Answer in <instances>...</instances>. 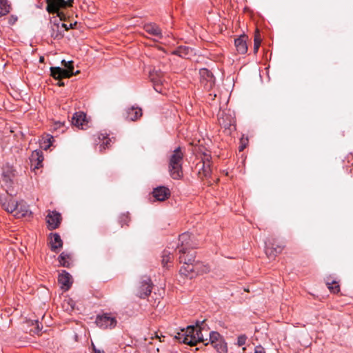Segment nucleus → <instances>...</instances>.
<instances>
[{
	"mask_svg": "<svg viewBox=\"0 0 353 353\" xmlns=\"http://www.w3.org/2000/svg\"><path fill=\"white\" fill-rule=\"evenodd\" d=\"M179 254V261L180 263H183V265L180 269L181 274L192 278L199 273L209 271L208 267H204L203 270H200L201 264L199 262H195V252L194 251L188 250L186 254Z\"/></svg>",
	"mask_w": 353,
	"mask_h": 353,
	"instance_id": "nucleus-1",
	"label": "nucleus"
},
{
	"mask_svg": "<svg viewBox=\"0 0 353 353\" xmlns=\"http://www.w3.org/2000/svg\"><path fill=\"white\" fill-rule=\"evenodd\" d=\"M205 321H196L195 325H189L181 332L178 333L176 338L185 344L196 345L199 342H204L202 330L204 329Z\"/></svg>",
	"mask_w": 353,
	"mask_h": 353,
	"instance_id": "nucleus-2",
	"label": "nucleus"
},
{
	"mask_svg": "<svg viewBox=\"0 0 353 353\" xmlns=\"http://www.w3.org/2000/svg\"><path fill=\"white\" fill-rule=\"evenodd\" d=\"M183 157L181 148L178 147L172 152L169 158L168 171L170 176L174 180H179L183 177Z\"/></svg>",
	"mask_w": 353,
	"mask_h": 353,
	"instance_id": "nucleus-3",
	"label": "nucleus"
},
{
	"mask_svg": "<svg viewBox=\"0 0 353 353\" xmlns=\"http://www.w3.org/2000/svg\"><path fill=\"white\" fill-rule=\"evenodd\" d=\"M61 63L65 68L60 67L50 68L52 76L54 78H70L74 74L79 72L78 70L75 72H74L73 62L72 61H65L63 60Z\"/></svg>",
	"mask_w": 353,
	"mask_h": 353,
	"instance_id": "nucleus-4",
	"label": "nucleus"
},
{
	"mask_svg": "<svg viewBox=\"0 0 353 353\" xmlns=\"http://www.w3.org/2000/svg\"><path fill=\"white\" fill-rule=\"evenodd\" d=\"M196 248V243L192 241V235L189 232H184L179 235V243L176 248L179 253L186 254L188 250H192Z\"/></svg>",
	"mask_w": 353,
	"mask_h": 353,
	"instance_id": "nucleus-5",
	"label": "nucleus"
},
{
	"mask_svg": "<svg viewBox=\"0 0 353 353\" xmlns=\"http://www.w3.org/2000/svg\"><path fill=\"white\" fill-rule=\"evenodd\" d=\"M200 81L206 90H211L215 85V78L212 73L206 68L199 70Z\"/></svg>",
	"mask_w": 353,
	"mask_h": 353,
	"instance_id": "nucleus-6",
	"label": "nucleus"
},
{
	"mask_svg": "<svg viewBox=\"0 0 353 353\" xmlns=\"http://www.w3.org/2000/svg\"><path fill=\"white\" fill-rule=\"evenodd\" d=\"M117 323L115 317L109 314L99 315L96 319L97 326L103 329L113 328L116 326Z\"/></svg>",
	"mask_w": 353,
	"mask_h": 353,
	"instance_id": "nucleus-7",
	"label": "nucleus"
},
{
	"mask_svg": "<svg viewBox=\"0 0 353 353\" xmlns=\"http://www.w3.org/2000/svg\"><path fill=\"white\" fill-rule=\"evenodd\" d=\"M152 289V283L151 282V279L149 277L144 276L142 277L141 281L140 282L137 294L140 298L145 299L150 294Z\"/></svg>",
	"mask_w": 353,
	"mask_h": 353,
	"instance_id": "nucleus-8",
	"label": "nucleus"
},
{
	"mask_svg": "<svg viewBox=\"0 0 353 353\" xmlns=\"http://www.w3.org/2000/svg\"><path fill=\"white\" fill-rule=\"evenodd\" d=\"M199 168L198 173L200 177L208 178L210 176L212 170L210 161V156L204 154V158L197 164Z\"/></svg>",
	"mask_w": 353,
	"mask_h": 353,
	"instance_id": "nucleus-9",
	"label": "nucleus"
},
{
	"mask_svg": "<svg viewBox=\"0 0 353 353\" xmlns=\"http://www.w3.org/2000/svg\"><path fill=\"white\" fill-rule=\"evenodd\" d=\"M149 77L153 83L154 89L159 93H164L163 90L158 89V86L162 84L163 79V74L159 70L154 69L150 72Z\"/></svg>",
	"mask_w": 353,
	"mask_h": 353,
	"instance_id": "nucleus-10",
	"label": "nucleus"
},
{
	"mask_svg": "<svg viewBox=\"0 0 353 353\" xmlns=\"http://www.w3.org/2000/svg\"><path fill=\"white\" fill-rule=\"evenodd\" d=\"M47 3L48 12L57 13L58 16H60L59 9L67 8L68 6V1H65V0H47Z\"/></svg>",
	"mask_w": 353,
	"mask_h": 353,
	"instance_id": "nucleus-11",
	"label": "nucleus"
},
{
	"mask_svg": "<svg viewBox=\"0 0 353 353\" xmlns=\"http://www.w3.org/2000/svg\"><path fill=\"white\" fill-rule=\"evenodd\" d=\"M0 203L3 209L9 213H12L17 210L19 207V204L12 198L7 197L6 196H0Z\"/></svg>",
	"mask_w": 353,
	"mask_h": 353,
	"instance_id": "nucleus-12",
	"label": "nucleus"
},
{
	"mask_svg": "<svg viewBox=\"0 0 353 353\" xmlns=\"http://www.w3.org/2000/svg\"><path fill=\"white\" fill-rule=\"evenodd\" d=\"M61 214L57 211H49L46 216V222L49 230H54L57 228L61 223Z\"/></svg>",
	"mask_w": 353,
	"mask_h": 353,
	"instance_id": "nucleus-13",
	"label": "nucleus"
},
{
	"mask_svg": "<svg viewBox=\"0 0 353 353\" xmlns=\"http://www.w3.org/2000/svg\"><path fill=\"white\" fill-rule=\"evenodd\" d=\"M152 195L157 201H163L170 196V191L165 186H159L153 190Z\"/></svg>",
	"mask_w": 353,
	"mask_h": 353,
	"instance_id": "nucleus-14",
	"label": "nucleus"
},
{
	"mask_svg": "<svg viewBox=\"0 0 353 353\" xmlns=\"http://www.w3.org/2000/svg\"><path fill=\"white\" fill-rule=\"evenodd\" d=\"M58 281L61 285V289L65 291L68 290L72 283L71 275L65 270H62L59 273Z\"/></svg>",
	"mask_w": 353,
	"mask_h": 353,
	"instance_id": "nucleus-15",
	"label": "nucleus"
},
{
	"mask_svg": "<svg viewBox=\"0 0 353 353\" xmlns=\"http://www.w3.org/2000/svg\"><path fill=\"white\" fill-rule=\"evenodd\" d=\"M65 23L60 21L57 23L54 22L51 26L50 35L54 39H61L63 37V28Z\"/></svg>",
	"mask_w": 353,
	"mask_h": 353,
	"instance_id": "nucleus-16",
	"label": "nucleus"
},
{
	"mask_svg": "<svg viewBox=\"0 0 353 353\" xmlns=\"http://www.w3.org/2000/svg\"><path fill=\"white\" fill-rule=\"evenodd\" d=\"M143 29L147 33L155 37L157 41L163 37L161 30L156 23H146L144 25Z\"/></svg>",
	"mask_w": 353,
	"mask_h": 353,
	"instance_id": "nucleus-17",
	"label": "nucleus"
},
{
	"mask_svg": "<svg viewBox=\"0 0 353 353\" xmlns=\"http://www.w3.org/2000/svg\"><path fill=\"white\" fill-rule=\"evenodd\" d=\"M72 123L78 128L83 129L88 124L85 114L82 112L74 114L72 118Z\"/></svg>",
	"mask_w": 353,
	"mask_h": 353,
	"instance_id": "nucleus-18",
	"label": "nucleus"
},
{
	"mask_svg": "<svg viewBox=\"0 0 353 353\" xmlns=\"http://www.w3.org/2000/svg\"><path fill=\"white\" fill-rule=\"evenodd\" d=\"M234 45L238 53L245 54L248 51L247 37L245 34L241 35L234 40Z\"/></svg>",
	"mask_w": 353,
	"mask_h": 353,
	"instance_id": "nucleus-19",
	"label": "nucleus"
},
{
	"mask_svg": "<svg viewBox=\"0 0 353 353\" xmlns=\"http://www.w3.org/2000/svg\"><path fill=\"white\" fill-rule=\"evenodd\" d=\"M125 118L130 121H135L142 116V110L136 106L128 108L125 110Z\"/></svg>",
	"mask_w": 353,
	"mask_h": 353,
	"instance_id": "nucleus-20",
	"label": "nucleus"
},
{
	"mask_svg": "<svg viewBox=\"0 0 353 353\" xmlns=\"http://www.w3.org/2000/svg\"><path fill=\"white\" fill-rule=\"evenodd\" d=\"M283 250V247L281 245L274 246V244L265 243V253L269 258L276 256L278 254L281 253Z\"/></svg>",
	"mask_w": 353,
	"mask_h": 353,
	"instance_id": "nucleus-21",
	"label": "nucleus"
},
{
	"mask_svg": "<svg viewBox=\"0 0 353 353\" xmlns=\"http://www.w3.org/2000/svg\"><path fill=\"white\" fill-rule=\"evenodd\" d=\"M50 243L51 246V250L53 252H57L58 249L61 248L63 246V241L60 235L57 233L50 234Z\"/></svg>",
	"mask_w": 353,
	"mask_h": 353,
	"instance_id": "nucleus-22",
	"label": "nucleus"
},
{
	"mask_svg": "<svg viewBox=\"0 0 353 353\" xmlns=\"http://www.w3.org/2000/svg\"><path fill=\"white\" fill-rule=\"evenodd\" d=\"M70 255L65 252L61 253L58 257V261L61 266L69 268L70 266Z\"/></svg>",
	"mask_w": 353,
	"mask_h": 353,
	"instance_id": "nucleus-23",
	"label": "nucleus"
},
{
	"mask_svg": "<svg viewBox=\"0 0 353 353\" xmlns=\"http://www.w3.org/2000/svg\"><path fill=\"white\" fill-rule=\"evenodd\" d=\"M99 140L100 141L98 144H99V150L102 152L103 150L108 147V145L111 142V139L107 136L106 134H100L98 137Z\"/></svg>",
	"mask_w": 353,
	"mask_h": 353,
	"instance_id": "nucleus-24",
	"label": "nucleus"
},
{
	"mask_svg": "<svg viewBox=\"0 0 353 353\" xmlns=\"http://www.w3.org/2000/svg\"><path fill=\"white\" fill-rule=\"evenodd\" d=\"M212 345L219 353H226L228 352L227 343L223 338L219 341V342L212 344Z\"/></svg>",
	"mask_w": 353,
	"mask_h": 353,
	"instance_id": "nucleus-25",
	"label": "nucleus"
},
{
	"mask_svg": "<svg viewBox=\"0 0 353 353\" xmlns=\"http://www.w3.org/2000/svg\"><path fill=\"white\" fill-rule=\"evenodd\" d=\"M11 9V6L7 0H0V17L8 14Z\"/></svg>",
	"mask_w": 353,
	"mask_h": 353,
	"instance_id": "nucleus-26",
	"label": "nucleus"
},
{
	"mask_svg": "<svg viewBox=\"0 0 353 353\" xmlns=\"http://www.w3.org/2000/svg\"><path fill=\"white\" fill-rule=\"evenodd\" d=\"M192 50L188 47H179L176 51L175 54L181 57L187 58Z\"/></svg>",
	"mask_w": 353,
	"mask_h": 353,
	"instance_id": "nucleus-27",
	"label": "nucleus"
},
{
	"mask_svg": "<svg viewBox=\"0 0 353 353\" xmlns=\"http://www.w3.org/2000/svg\"><path fill=\"white\" fill-rule=\"evenodd\" d=\"M161 258H162V259H161L162 265L164 268H165L167 266L168 263L171 261L172 254L169 251L165 250L163 252Z\"/></svg>",
	"mask_w": 353,
	"mask_h": 353,
	"instance_id": "nucleus-28",
	"label": "nucleus"
},
{
	"mask_svg": "<svg viewBox=\"0 0 353 353\" xmlns=\"http://www.w3.org/2000/svg\"><path fill=\"white\" fill-rule=\"evenodd\" d=\"M16 214H14L15 216L20 217V216H26L28 214H30V211L28 209V208L25 205H21L19 204V207L18 208V210L15 211Z\"/></svg>",
	"mask_w": 353,
	"mask_h": 353,
	"instance_id": "nucleus-29",
	"label": "nucleus"
},
{
	"mask_svg": "<svg viewBox=\"0 0 353 353\" xmlns=\"http://www.w3.org/2000/svg\"><path fill=\"white\" fill-rule=\"evenodd\" d=\"M13 177L14 176H12V175L6 174V173L2 174V181L7 188H9L12 186ZM6 192H8V189H6Z\"/></svg>",
	"mask_w": 353,
	"mask_h": 353,
	"instance_id": "nucleus-30",
	"label": "nucleus"
},
{
	"mask_svg": "<svg viewBox=\"0 0 353 353\" xmlns=\"http://www.w3.org/2000/svg\"><path fill=\"white\" fill-rule=\"evenodd\" d=\"M326 284L327 285V288L332 292L336 294L340 291L339 285L336 281H332V282L327 281Z\"/></svg>",
	"mask_w": 353,
	"mask_h": 353,
	"instance_id": "nucleus-31",
	"label": "nucleus"
},
{
	"mask_svg": "<svg viewBox=\"0 0 353 353\" xmlns=\"http://www.w3.org/2000/svg\"><path fill=\"white\" fill-rule=\"evenodd\" d=\"M210 342L212 345L214 343L219 342L223 337L222 336L217 332L212 331L210 333Z\"/></svg>",
	"mask_w": 353,
	"mask_h": 353,
	"instance_id": "nucleus-32",
	"label": "nucleus"
},
{
	"mask_svg": "<svg viewBox=\"0 0 353 353\" xmlns=\"http://www.w3.org/2000/svg\"><path fill=\"white\" fill-rule=\"evenodd\" d=\"M36 159L37 161H38L37 165H39L40 163H42L43 160V157L42 155V152L41 151L36 150L32 155V161Z\"/></svg>",
	"mask_w": 353,
	"mask_h": 353,
	"instance_id": "nucleus-33",
	"label": "nucleus"
},
{
	"mask_svg": "<svg viewBox=\"0 0 353 353\" xmlns=\"http://www.w3.org/2000/svg\"><path fill=\"white\" fill-rule=\"evenodd\" d=\"M248 337L245 334H241L237 338L236 345L239 347L243 346L245 344Z\"/></svg>",
	"mask_w": 353,
	"mask_h": 353,
	"instance_id": "nucleus-34",
	"label": "nucleus"
},
{
	"mask_svg": "<svg viewBox=\"0 0 353 353\" xmlns=\"http://www.w3.org/2000/svg\"><path fill=\"white\" fill-rule=\"evenodd\" d=\"M5 173L6 174L12 175V176H14V170L10 165H6L3 168L2 174Z\"/></svg>",
	"mask_w": 353,
	"mask_h": 353,
	"instance_id": "nucleus-35",
	"label": "nucleus"
},
{
	"mask_svg": "<svg viewBox=\"0 0 353 353\" xmlns=\"http://www.w3.org/2000/svg\"><path fill=\"white\" fill-rule=\"evenodd\" d=\"M261 45V39L255 37L254 42V52L256 53L258 52L259 48Z\"/></svg>",
	"mask_w": 353,
	"mask_h": 353,
	"instance_id": "nucleus-36",
	"label": "nucleus"
},
{
	"mask_svg": "<svg viewBox=\"0 0 353 353\" xmlns=\"http://www.w3.org/2000/svg\"><path fill=\"white\" fill-rule=\"evenodd\" d=\"M254 353H265V351L261 345H258L254 349Z\"/></svg>",
	"mask_w": 353,
	"mask_h": 353,
	"instance_id": "nucleus-37",
	"label": "nucleus"
},
{
	"mask_svg": "<svg viewBox=\"0 0 353 353\" xmlns=\"http://www.w3.org/2000/svg\"><path fill=\"white\" fill-rule=\"evenodd\" d=\"M35 324L37 325V330L35 331V333L39 334V332L42 330L43 325H41L40 327L39 321H36Z\"/></svg>",
	"mask_w": 353,
	"mask_h": 353,
	"instance_id": "nucleus-38",
	"label": "nucleus"
},
{
	"mask_svg": "<svg viewBox=\"0 0 353 353\" xmlns=\"http://www.w3.org/2000/svg\"><path fill=\"white\" fill-rule=\"evenodd\" d=\"M231 122H232V121H230L229 123H224V122H223V123H222V122H221V120L219 119V123H220V124H221V125H224V127H225V128H227V127H228L229 125H230Z\"/></svg>",
	"mask_w": 353,
	"mask_h": 353,
	"instance_id": "nucleus-39",
	"label": "nucleus"
},
{
	"mask_svg": "<svg viewBox=\"0 0 353 353\" xmlns=\"http://www.w3.org/2000/svg\"><path fill=\"white\" fill-rule=\"evenodd\" d=\"M72 23H70L69 25V26H68V25L66 23H65V27L63 28V32L65 30H68L70 28H72Z\"/></svg>",
	"mask_w": 353,
	"mask_h": 353,
	"instance_id": "nucleus-40",
	"label": "nucleus"
},
{
	"mask_svg": "<svg viewBox=\"0 0 353 353\" xmlns=\"http://www.w3.org/2000/svg\"><path fill=\"white\" fill-rule=\"evenodd\" d=\"M65 1H68V6L67 7L71 6L73 0H65Z\"/></svg>",
	"mask_w": 353,
	"mask_h": 353,
	"instance_id": "nucleus-41",
	"label": "nucleus"
},
{
	"mask_svg": "<svg viewBox=\"0 0 353 353\" xmlns=\"http://www.w3.org/2000/svg\"><path fill=\"white\" fill-rule=\"evenodd\" d=\"M95 353H105L103 350H95Z\"/></svg>",
	"mask_w": 353,
	"mask_h": 353,
	"instance_id": "nucleus-42",
	"label": "nucleus"
},
{
	"mask_svg": "<svg viewBox=\"0 0 353 353\" xmlns=\"http://www.w3.org/2000/svg\"><path fill=\"white\" fill-rule=\"evenodd\" d=\"M164 81H165V80H162V84L160 86H158V89H162L163 90V82Z\"/></svg>",
	"mask_w": 353,
	"mask_h": 353,
	"instance_id": "nucleus-43",
	"label": "nucleus"
},
{
	"mask_svg": "<svg viewBox=\"0 0 353 353\" xmlns=\"http://www.w3.org/2000/svg\"><path fill=\"white\" fill-rule=\"evenodd\" d=\"M244 148H245V145H241L239 148V150L242 151V150H243Z\"/></svg>",
	"mask_w": 353,
	"mask_h": 353,
	"instance_id": "nucleus-44",
	"label": "nucleus"
},
{
	"mask_svg": "<svg viewBox=\"0 0 353 353\" xmlns=\"http://www.w3.org/2000/svg\"><path fill=\"white\" fill-rule=\"evenodd\" d=\"M92 347H93V350L95 352V350H97V349L96 348V347L94 345L93 343L92 344Z\"/></svg>",
	"mask_w": 353,
	"mask_h": 353,
	"instance_id": "nucleus-45",
	"label": "nucleus"
},
{
	"mask_svg": "<svg viewBox=\"0 0 353 353\" xmlns=\"http://www.w3.org/2000/svg\"><path fill=\"white\" fill-rule=\"evenodd\" d=\"M50 144H51V143H49L48 145H46L44 148L46 150V149H47V148L50 147Z\"/></svg>",
	"mask_w": 353,
	"mask_h": 353,
	"instance_id": "nucleus-46",
	"label": "nucleus"
},
{
	"mask_svg": "<svg viewBox=\"0 0 353 353\" xmlns=\"http://www.w3.org/2000/svg\"><path fill=\"white\" fill-rule=\"evenodd\" d=\"M43 59H44V58H43V57H41V58H40V61H41V62L43 61Z\"/></svg>",
	"mask_w": 353,
	"mask_h": 353,
	"instance_id": "nucleus-47",
	"label": "nucleus"
},
{
	"mask_svg": "<svg viewBox=\"0 0 353 353\" xmlns=\"http://www.w3.org/2000/svg\"><path fill=\"white\" fill-rule=\"evenodd\" d=\"M17 20V18L14 19V21L11 22V23H13Z\"/></svg>",
	"mask_w": 353,
	"mask_h": 353,
	"instance_id": "nucleus-48",
	"label": "nucleus"
}]
</instances>
